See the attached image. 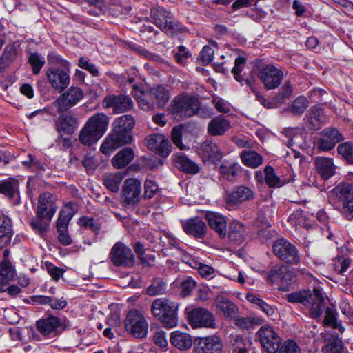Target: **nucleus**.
Segmentation results:
<instances>
[{
    "label": "nucleus",
    "mask_w": 353,
    "mask_h": 353,
    "mask_svg": "<svg viewBox=\"0 0 353 353\" xmlns=\"http://www.w3.org/2000/svg\"><path fill=\"white\" fill-rule=\"evenodd\" d=\"M199 156L204 161H219L222 158V153L216 144L210 141L203 142L199 150Z\"/></svg>",
    "instance_id": "nucleus-28"
},
{
    "label": "nucleus",
    "mask_w": 353,
    "mask_h": 353,
    "mask_svg": "<svg viewBox=\"0 0 353 353\" xmlns=\"http://www.w3.org/2000/svg\"><path fill=\"white\" fill-rule=\"evenodd\" d=\"M70 326V321H61L57 316L50 315L46 318L39 319L36 323L38 331L43 336H57L59 331H63Z\"/></svg>",
    "instance_id": "nucleus-11"
},
{
    "label": "nucleus",
    "mask_w": 353,
    "mask_h": 353,
    "mask_svg": "<svg viewBox=\"0 0 353 353\" xmlns=\"http://www.w3.org/2000/svg\"><path fill=\"white\" fill-rule=\"evenodd\" d=\"M110 119L103 113H97L91 117L81 129L79 139L85 145L90 146L98 141L107 131Z\"/></svg>",
    "instance_id": "nucleus-1"
},
{
    "label": "nucleus",
    "mask_w": 353,
    "mask_h": 353,
    "mask_svg": "<svg viewBox=\"0 0 353 353\" xmlns=\"http://www.w3.org/2000/svg\"><path fill=\"white\" fill-rule=\"evenodd\" d=\"M147 146L161 157H168L171 152V144L167 137L161 134H152L147 139Z\"/></svg>",
    "instance_id": "nucleus-17"
},
{
    "label": "nucleus",
    "mask_w": 353,
    "mask_h": 353,
    "mask_svg": "<svg viewBox=\"0 0 353 353\" xmlns=\"http://www.w3.org/2000/svg\"><path fill=\"white\" fill-rule=\"evenodd\" d=\"M285 272V267L276 265L273 267L268 274V279L271 283H275L281 280L282 274Z\"/></svg>",
    "instance_id": "nucleus-64"
},
{
    "label": "nucleus",
    "mask_w": 353,
    "mask_h": 353,
    "mask_svg": "<svg viewBox=\"0 0 353 353\" xmlns=\"http://www.w3.org/2000/svg\"><path fill=\"white\" fill-rule=\"evenodd\" d=\"M292 85L290 81H286L281 87L279 94L274 98L276 105L283 103L292 94Z\"/></svg>",
    "instance_id": "nucleus-50"
},
{
    "label": "nucleus",
    "mask_w": 353,
    "mask_h": 353,
    "mask_svg": "<svg viewBox=\"0 0 353 353\" xmlns=\"http://www.w3.org/2000/svg\"><path fill=\"white\" fill-rule=\"evenodd\" d=\"M352 196L353 185L350 183H339L332 190L331 195L333 201H341L345 209H347V203L351 201Z\"/></svg>",
    "instance_id": "nucleus-27"
},
{
    "label": "nucleus",
    "mask_w": 353,
    "mask_h": 353,
    "mask_svg": "<svg viewBox=\"0 0 353 353\" xmlns=\"http://www.w3.org/2000/svg\"><path fill=\"white\" fill-rule=\"evenodd\" d=\"M183 127L181 125L175 126L171 132V138L173 143L181 150L184 149L185 145L182 142Z\"/></svg>",
    "instance_id": "nucleus-62"
},
{
    "label": "nucleus",
    "mask_w": 353,
    "mask_h": 353,
    "mask_svg": "<svg viewBox=\"0 0 353 353\" xmlns=\"http://www.w3.org/2000/svg\"><path fill=\"white\" fill-rule=\"evenodd\" d=\"M283 77V71L271 64L264 65L259 73V79L268 90L276 88L281 84Z\"/></svg>",
    "instance_id": "nucleus-15"
},
{
    "label": "nucleus",
    "mask_w": 353,
    "mask_h": 353,
    "mask_svg": "<svg viewBox=\"0 0 353 353\" xmlns=\"http://www.w3.org/2000/svg\"><path fill=\"white\" fill-rule=\"evenodd\" d=\"M307 108L308 101L307 99L303 96H300L292 102L290 110L294 114L301 115Z\"/></svg>",
    "instance_id": "nucleus-52"
},
{
    "label": "nucleus",
    "mask_w": 353,
    "mask_h": 353,
    "mask_svg": "<svg viewBox=\"0 0 353 353\" xmlns=\"http://www.w3.org/2000/svg\"><path fill=\"white\" fill-rule=\"evenodd\" d=\"M223 347V341L218 334L199 336L193 342L196 353H222Z\"/></svg>",
    "instance_id": "nucleus-8"
},
{
    "label": "nucleus",
    "mask_w": 353,
    "mask_h": 353,
    "mask_svg": "<svg viewBox=\"0 0 353 353\" xmlns=\"http://www.w3.org/2000/svg\"><path fill=\"white\" fill-rule=\"evenodd\" d=\"M16 274L14 266L8 259H3L0 263V281L9 282Z\"/></svg>",
    "instance_id": "nucleus-42"
},
{
    "label": "nucleus",
    "mask_w": 353,
    "mask_h": 353,
    "mask_svg": "<svg viewBox=\"0 0 353 353\" xmlns=\"http://www.w3.org/2000/svg\"><path fill=\"white\" fill-rule=\"evenodd\" d=\"M83 92L80 88L70 87L55 101L58 111L61 113L67 112L76 105L83 98Z\"/></svg>",
    "instance_id": "nucleus-12"
},
{
    "label": "nucleus",
    "mask_w": 353,
    "mask_h": 353,
    "mask_svg": "<svg viewBox=\"0 0 353 353\" xmlns=\"http://www.w3.org/2000/svg\"><path fill=\"white\" fill-rule=\"evenodd\" d=\"M0 194L9 199L19 195V182L17 178L9 177L0 181Z\"/></svg>",
    "instance_id": "nucleus-30"
},
{
    "label": "nucleus",
    "mask_w": 353,
    "mask_h": 353,
    "mask_svg": "<svg viewBox=\"0 0 353 353\" xmlns=\"http://www.w3.org/2000/svg\"><path fill=\"white\" fill-rule=\"evenodd\" d=\"M199 108V101L194 97L181 94L172 101V111L174 114L181 118L190 117L196 114Z\"/></svg>",
    "instance_id": "nucleus-7"
},
{
    "label": "nucleus",
    "mask_w": 353,
    "mask_h": 353,
    "mask_svg": "<svg viewBox=\"0 0 353 353\" xmlns=\"http://www.w3.org/2000/svg\"><path fill=\"white\" fill-rule=\"evenodd\" d=\"M264 323V319L254 314H250L244 317V329L254 328Z\"/></svg>",
    "instance_id": "nucleus-60"
},
{
    "label": "nucleus",
    "mask_w": 353,
    "mask_h": 353,
    "mask_svg": "<svg viewBox=\"0 0 353 353\" xmlns=\"http://www.w3.org/2000/svg\"><path fill=\"white\" fill-rule=\"evenodd\" d=\"M78 65L81 68L88 71L94 77L99 76V71L97 67L85 57H81L79 59Z\"/></svg>",
    "instance_id": "nucleus-61"
},
{
    "label": "nucleus",
    "mask_w": 353,
    "mask_h": 353,
    "mask_svg": "<svg viewBox=\"0 0 353 353\" xmlns=\"http://www.w3.org/2000/svg\"><path fill=\"white\" fill-rule=\"evenodd\" d=\"M134 158V150L129 147L121 150L112 159V164L116 169H121L128 165Z\"/></svg>",
    "instance_id": "nucleus-35"
},
{
    "label": "nucleus",
    "mask_w": 353,
    "mask_h": 353,
    "mask_svg": "<svg viewBox=\"0 0 353 353\" xmlns=\"http://www.w3.org/2000/svg\"><path fill=\"white\" fill-rule=\"evenodd\" d=\"M307 119L309 127L312 130H318L325 122L326 118L324 115L323 110L319 107L314 106L311 110Z\"/></svg>",
    "instance_id": "nucleus-36"
},
{
    "label": "nucleus",
    "mask_w": 353,
    "mask_h": 353,
    "mask_svg": "<svg viewBox=\"0 0 353 353\" xmlns=\"http://www.w3.org/2000/svg\"><path fill=\"white\" fill-rule=\"evenodd\" d=\"M261 155L254 151H244V165L251 168H256L263 163Z\"/></svg>",
    "instance_id": "nucleus-48"
},
{
    "label": "nucleus",
    "mask_w": 353,
    "mask_h": 353,
    "mask_svg": "<svg viewBox=\"0 0 353 353\" xmlns=\"http://www.w3.org/2000/svg\"><path fill=\"white\" fill-rule=\"evenodd\" d=\"M230 128V122L223 117L219 116L209 122L208 132L212 136H221L224 134Z\"/></svg>",
    "instance_id": "nucleus-33"
},
{
    "label": "nucleus",
    "mask_w": 353,
    "mask_h": 353,
    "mask_svg": "<svg viewBox=\"0 0 353 353\" xmlns=\"http://www.w3.org/2000/svg\"><path fill=\"white\" fill-rule=\"evenodd\" d=\"M150 16L154 24L168 34L181 32L185 29L181 23L174 18L172 13L163 7L157 6L151 8Z\"/></svg>",
    "instance_id": "nucleus-3"
},
{
    "label": "nucleus",
    "mask_w": 353,
    "mask_h": 353,
    "mask_svg": "<svg viewBox=\"0 0 353 353\" xmlns=\"http://www.w3.org/2000/svg\"><path fill=\"white\" fill-rule=\"evenodd\" d=\"M79 224L85 228H89L96 233L101 229V224L92 217L83 216L79 220Z\"/></svg>",
    "instance_id": "nucleus-57"
},
{
    "label": "nucleus",
    "mask_w": 353,
    "mask_h": 353,
    "mask_svg": "<svg viewBox=\"0 0 353 353\" xmlns=\"http://www.w3.org/2000/svg\"><path fill=\"white\" fill-rule=\"evenodd\" d=\"M141 190V181L137 179H127L123 188V202L128 205H134L139 202Z\"/></svg>",
    "instance_id": "nucleus-19"
},
{
    "label": "nucleus",
    "mask_w": 353,
    "mask_h": 353,
    "mask_svg": "<svg viewBox=\"0 0 353 353\" xmlns=\"http://www.w3.org/2000/svg\"><path fill=\"white\" fill-rule=\"evenodd\" d=\"M277 353H301V349L294 340L288 339L281 343Z\"/></svg>",
    "instance_id": "nucleus-55"
},
{
    "label": "nucleus",
    "mask_w": 353,
    "mask_h": 353,
    "mask_svg": "<svg viewBox=\"0 0 353 353\" xmlns=\"http://www.w3.org/2000/svg\"><path fill=\"white\" fill-rule=\"evenodd\" d=\"M176 166L181 171L188 174H196L199 171V165L186 156L179 154L174 158Z\"/></svg>",
    "instance_id": "nucleus-39"
},
{
    "label": "nucleus",
    "mask_w": 353,
    "mask_h": 353,
    "mask_svg": "<svg viewBox=\"0 0 353 353\" xmlns=\"http://www.w3.org/2000/svg\"><path fill=\"white\" fill-rule=\"evenodd\" d=\"M124 325L128 334L137 339L146 337L148 332V322L142 312L136 309L128 311Z\"/></svg>",
    "instance_id": "nucleus-4"
},
{
    "label": "nucleus",
    "mask_w": 353,
    "mask_h": 353,
    "mask_svg": "<svg viewBox=\"0 0 353 353\" xmlns=\"http://www.w3.org/2000/svg\"><path fill=\"white\" fill-rule=\"evenodd\" d=\"M205 216L210 227L214 230L221 238L225 237L227 234V221L225 216L215 212H207Z\"/></svg>",
    "instance_id": "nucleus-25"
},
{
    "label": "nucleus",
    "mask_w": 353,
    "mask_h": 353,
    "mask_svg": "<svg viewBox=\"0 0 353 353\" xmlns=\"http://www.w3.org/2000/svg\"><path fill=\"white\" fill-rule=\"evenodd\" d=\"M132 141V137L130 132L113 128L112 132L101 145L100 150L103 154L110 155L117 148L129 144Z\"/></svg>",
    "instance_id": "nucleus-9"
},
{
    "label": "nucleus",
    "mask_w": 353,
    "mask_h": 353,
    "mask_svg": "<svg viewBox=\"0 0 353 353\" xmlns=\"http://www.w3.org/2000/svg\"><path fill=\"white\" fill-rule=\"evenodd\" d=\"M256 336L265 353H277L282 338L272 326L262 325L256 333Z\"/></svg>",
    "instance_id": "nucleus-6"
},
{
    "label": "nucleus",
    "mask_w": 353,
    "mask_h": 353,
    "mask_svg": "<svg viewBox=\"0 0 353 353\" xmlns=\"http://www.w3.org/2000/svg\"><path fill=\"white\" fill-rule=\"evenodd\" d=\"M122 180L123 175L118 172L106 174L103 177L104 185L113 192L119 191Z\"/></svg>",
    "instance_id": "nucleus-44"
},
{
    "label": "nucleus",
    "mask_w": 353,
    "mask_h": 353,
    "mask_svg": "<svg viewBox=\"0 0 353 353\" xmlns=\"http://www.w3.org/2000/svg\"><path fill=\"white\" fill-rule=\"evenodd\" d=\"M46 76L52 87L59 92H63L70 81V76L65 71L54 67L47 70Z\"/></svg>",
    "instance_id": "nucleus-20"
},
{
    "label": "nucleus",
    "mask_w": 353,
    "mask_h": 353,
    "mask_svg": "<svg viewBox=\"0 0 353 353\" xmlns=\"http://www.w3.org/2000/svg\"><path fill=\"white\" fill-rule=\"evenodd\" d=\"M177 310V304L165 298L156 299L151 305L153 315L168 328L176 326Z\"/></svg>",
    "instance_id": "nucleus-2"
},
{
    "label": "nucleus",
    "mask_w": 353,
    "mask_h": 353,
    "mask_svg": "<svg viewBox=\"0 0 353 353\" xmlns=\"http://www.w3.org/2000/svg\"><path fill=\"white\" fill-rule=\"evenodd\" d=\"M273 250L280 259L291 263L299 262L300 257L296 247L284 239L276 240L273 244Z\"/></svg>",
    "instance_id": "nucleus-13"
},
{
    "label": "nucleus",
    "mask_w": 353,
    "mask_h": 353,
    "mask_svg": "<svg viewBox=\"0 0 353 353\" xmlns=\"http://www.w3.org/2000/svg\"><path fill=\"white\" fill-rule=\"evenodd\" d=\"M243 201V189L241 186L237 188L236 190L229 193L227 196L226 203L229 210H233L241 205Z\"/></svg>",
    "instance_id": "nucleus-46"
},
{
    "label": "nucleus",
    "mask_w": 353,
    "mask_h": 353,
    "mask_svg": "<svg viewBox=\"0 0 353 353\" xmlns=\"http://www.w3.org/2000/svg\"><path fill=\"white\" fill-rule=\"evenodd\" d=\"M137 98L140 108L144 110L152 109L154 105L162 108L169 101L170 94L168 90L162 85H159L150 89L146 94H142Z\"/></svg>",
    "instance_id": "nucleus-5"
},
{
    "label": "nucleus",
    "mask_w": 353,
    "mask_h": 353,
    "mask_svg": "<svg viewBox=\"0 0 353 353\" xmlns=\"http://www.w3.org/2000/svg\"><path fill=\"white\" fill-rule=\"evenodd\" d=\"M321 137L318 141V149L327 152L332 150L336 143L344 139L343 135L336 128H327L321 132Z\"/></svg>",
    "instance_id": "nucleus-18"
},
{
    "label": "nucleus",
    "mask_w": 353,
    "mask_h": 353,
    "mask_svg": "<svg viewBox=\"0 0 353 353\" xmlns=\"http://www.w3.org/2000/svg\"><path fill=\"white\" fill-rule=\"evenodd\" d=\"M17 50L12 44L7 45L0 57V72H3L17 59Z\"/></svg>",
    "instance_id": "nucleus-37"
},
{
    "label": "nucleus",
    "mask_w": 353,
    "mask_h": 353,
    "mask_svg": "<svg viewBox=\"0 0 353 353\" xmlns=\"http://www.w3.org/2000/svg\"><path fill=\"white\" fill-rule=\"evenodd\" d=\"M214 57V50L213 49L208 46H205L201 51L200 52L198 61L199 63H201L202 65H208L209 64Z\"/></svg>",
    "instance_id": "nucleus-59"
},
{
    "label": "nucleus",
    "mask_w": 353,
    "mask_h": 353,
    "mask_svg": "<svg viewBox=\"0 0 353 353\" xmlns=\"http://www.w3.org/2000/svg\"><path fill=\"white\" fill-rule=\"evenodd\" d=\"M135 121L130 114L122 115L117 118L113 122V128L130 132L134 127Z\"/></svg>",
    "instance_id": "nucleus-43"
},
{
    "label": "nucleus",
    "mask_w": 353,
    "mask_h": 353,
    "mask_svg": "<svg viewBox=\"0 0 353 353\" xmlns=\"http://www.w3.org/2000/svg\"><path fill=\"white\" fill-rule=\"evenodd\" d=\"M57 209L55 198L52 194L46 192L39 195L36 210L38 215L52 219Z\"/></svg>",
    "instance_id": "nucleus-21"
},
{
    "label": "nucleus",
    "mask_w": 353,
    "mask_h": 353,
    "mask_svg": "<svg viewBox=\"0 0 353 353\" xmlns=\"http://www.w3.org/2000/svg\"><path fill=\"white\" fill-rule=\"evenodd\" d=\"M338 154L349 164H353V145L350 142H343L337 147Z\"/></svg>",
    "instance_id": "nucleus-49"
},
{
    "label": "nucleus",
    "mask_w": 353,
    "mask_h": 353,
    "mask_svg": "<svg viewBox=\"0 0 353 353\" xmlns=\"http://www.w3.org/2000/svg\"><path fill=\"white\" fill-rule=\"evenodd\" d=\"M351 263V260L349 258L344 256H337L334 260V270L339 274L344 275L345 272L349 268Z\"/></svg>",
    "instance_id": "nucleus-54"
},
{
    "label": "nucleus",
    "mask_w": 353,
    "mask_h": 353,
    "mask_svg": "<svg viewBox=\"0 0 353 353\" xmlns=\"http://www.w3.org/2000/svg\"><path fill=\"white\" fill-rule=\"evenodd\" d=\"M13 234L11 218L0 210V249L6 247L10 243Z\"/></svg>",
    "instance_id": "nucleus-22"
},
{
    "label": "nucleus",
    "mask_w": 353,
    "mask_h": 353,
    "mask_svg": "<svg viewBox=\"0 0 353 353\" xmlns=\"http://www.w3.org/2000/svg\"><path fill=\"white\" fill-rule=\"evenodd\" d=\"M109 257L115 266L132 268L135 263L132 250L121 242H117L112 248Z\"/></svg>",
    "instance_id": "nucleus-10"
},
{
    "label": "nucleus",
    "mask_w": 353,
    "mask_h": 353,
    "mask_svg": "<svg viewBox=\"0 0 353 353\" xmlns=\"http://www.w3.org/2000/svg\"><path fill=\"white\" fill-rule=\"evenodd\" d=\"M28 63L32 66V73L37 75L44 65L45 60L37 52H30L28 57Z\"/></svg>",
    "instance_id": "nucleus-51"
},
{
    "label": "nucleus",
    "mask_w": 353,
    "mask_h": 353,
    "mask_svg": "<svg viewBox=\"0 0 353 353\" xmlns=\"http://www.w3.org/2000/svg\"><path fill=\"white\" fill-rule=\"evenodd\" d=\"M102 104L105 108H112L114 114L127 112L133 106L132 100L126 94L108 95L103 99Z\"/></svg>",
    "instance_id": "nucleus-16"
},
{
    "label": "nucleus",
    "mask_w": 353,
    "mask_h": 353,
    "mask_svg": "<svg viewBox=\"0 0 353 353\" xmlns=\"http://www.w3.org/2000/svg\"><path fill=\"white\" fill-rule=\"evenodd\" d=\"M309 296L310 290H300L286 294L285 299L291 303H301L310 305V303L307 299Z\"/></svg>",
    "instance_id": "nucleus-47"
},
{
    "label": "nucleus",
    "mask_w": 353,
    "mask_h": 353,
    "mask_svg": "<svg viewBox=\"0 0 353 353\" xmlns=\"http://www.w3.org/2000/svg\"><path fill=\"white\" fill-rule=\"evenodd\" d=\"M166 283L161 280L156 279L147 288V294L150 296H157L165 293Z\"/></svg>",
    "instance_id": "nucleus-53"
},
{
    "label": "nucleus",
    "mask_w": 353,
    "mask_h": 353,
    "mask_svg": "<svg viewBox=\"0 0 353 353\" xmlns=\"http://www.w3.org/2000/svg\"><path fill=\"white\" fill-rule=\"evenodd\" d=\"M309 305H304L310 310L314 318L319 317L324 310V298L320 289L314 288L313 292L310 290V296L307 298Z\"/></svg>",
    "instance_id": "nucleus-24"
},
{
    "label": "nucleus",
    "mask_w": 353,
    "mask_h": 353,
    "mask_svg": "<svg viewBox=\"0 0 353 353\" xmlns=\"http://www.w3.org/2000/svg\"><path fill=\"white\" fill-rule=\"evenodd\" d=\"M188 320L193 328H214L216 326L213 315L204 308L197 307L190 311L188 315Z\"/></svg>",
    "instance_id": "nucleus-14"
},
{
    "label": "nucleus",
    "mask_w": 353,
    "mask_h": 353,
    "mask_svg": "<svg viewBox=\"0 0 353 353\" xmlns=\"http://www.w3.org/2000/svg\"><path fill=\"white\" fill-rule=\"evenodd\" d=\"M219 172L223 179L234 181L241 172V167L238 163L224 161L219 167Z\"/></svg>",
    "instance_id": "nucleus-31"
},
{
    "label": "nucleus",
    "mask_w": 353,
    "mask_h": 353,
    "mask_svg": "<svg viewBox=\"0 0 353 353\" xmlns=\"http://www.w3.org/2000/svg\"><path fill=\"white\" fill-rule=\"evenodd\" d=\"M265 181L270 187H274L281 184V180L275 174L272 166L267 165L264 169Z\"/></svg>",
    "instance_id": "nucleus-56"
},
{
    "label": "nucleus",
    "mask_w": 353,
    "mask_h": 353,
    "mask_svg": "<svg viewBox=\"0 0 353 353\" xmlns=\"http://www.w3.org/2000/svg\"><path fill=\"white\" fill-rule=\"evenodd\" d=\"M51 220L52 219L39 216L36 213V216L31 219L30 225L35 234L43 238L49 230Z\"/></svg>",
    "instance_id": "nucleus-34"
},
{
    "label": "nucleus",
    "mask_w": 353,
    "mask_h": 353,
    "mask_svg": "<svg viewBox=\"0 0 353 353\" xmlns=\"http://www.w3.org/2000/svg\"><path fill=\"white\" fill-rule=\"evenodd\" d=\"M318 173L323 179H328L336 173V166L332 158L318 157L314 160Z\"/></svg>",
    "instance_id": "nucleus-29"
},
{
    "label": "nucleus",
    "mask_w": 353,
    "mask_h": 353,
    "mask_svg": "<svg viewBox=\"0 0 353 353\" xmlns=\"http://www.w3.org/2000/svg\"><path fill=\"white\" fill-rule=\"evenodd\" d=\"M185 232L196 238H203L207 232L205 223L198 218L190 219L182 223Z\"/></svg>",
    "instance_id": "nucleus-26"
},
{
    "label": "nucleus",
    "mask_w": 353,
    "mask_h": 353,
    "mask_svg": "<svg viewBox=\"0 0 353 353\" xmlns=\"http://www.w3.org/2000/svg\"><path fill=\"white\" fill-rule=\"evenodd\" d=\"M144 196L147 199L152 198L159 191V186L154 181L146 179L144 184Z\"/></svg>",
    "instance_id": "nucleus-63"
},
{
    "label": "nucleus",
    "mask_w": 353,
    "mask_h": 353,
    "mask_svg": "<svg viewBox=\"0 0 353 353\" xmlns=\"http://www.w3.org/2000/svg\"><path fill=\"white\" fill-rule=\"evenodd\" d=\"M243 225L236 220L230 222L229 226L228 237L231 241L237 244H241L242 242Z\"/></svg>",
    "instance_id": "nucleus-45"
},
{
    "label": "nucleus",
    "mask_w": 353,
    "mask_h": 353,
    "mask_svg": "<svg viewBox=\"0 0 353 353\" xmlns=\"http://www.w3.org/2000/svg\"><path fill=\"white\" fill-rule=\"evenodd\" d=\"M189 264L192 268H196L200 275L203 277L211 276L214 272V268L211 266L194 261V260H192V262Z\"/></svg>",
    "instance_id": "nucleus-58"
},
{
    "label": "nucleus",
    "mask_w": 353,
    "mask_h": 353,
    "mask_svg": "<svg viewBox=\"0 0 353 353\" xmlns=\"http://www.w3.org/2000/svg\"><path fill=\"white\" fill-rule=\"evenodd\" d=\"M55 125L60 134H71L78 128V119L71 113L62 114L56 121Z\"/></svg>",
    "instance_id": "nucleus-23"
},
{
    "label": "nucleus",
    "mask_w": 353,
    "mask_h": 353,
    "mask_svg": "<svg viewBox=\"0 0 353 353\" xmlns=\"http://www.w3.org/2000/svg\"><path fill=\"white\" fill-rule=\"evenodd\" d=\"M74 214L75 210L72 203L68 202L65 203L64 208L59 212L57 221V230H68L69 223Z\"/></svg>",
    "instance_id": "nucleus-32"
},
{
    "label": "nucleus",
    "mask_w": 353,
    "mask_h": 353,
    "mask_svg": "<svg viewBox=\"0 0 353 353\" xmlns=\"http://www.w3.org/2000/svg\"><path fill=\"white\" fill-rule=\"evenodd\" d=\"M216 305L218 310L223 312L224 316L229 318H234L237 313L236 306L228 299L219 296L216 299Z\"/></svg>",
    "instance_id": "nucleus-38"
},
{
    "label": "nucleus",
    "mask_w": 353,
    "mask_h": 353,
    "mask_svg": "<svg viewBox=\"0 0 353 353\" xmlns=\"http://www.w3.org/2000/svg\"><path fill=\"white\" fill-rule=\"evenodd\" d=\"M170 342L180 350H188L192 344L190 334L179 331L173 332L170 336Z\"/></svg>",
    "instance_id": "nucleus-40"
},
{
    "label": "nucleus",
    "mask_w": 353,
    "mask_h": 353,
    "mask_svg": "<svg viewBox=\"0 0 353 353\" xmlns=\"http://www.w3.org/2000/svg\"><path fill=\"white\" fill-rule=\"evenodd\" d=\"M322 351L325 353H345L347 348L345 347L342 339L332 336L327 343L322 347Z\"/></svg>",
    "instance_id": "nucleus-41"
}]
</instances>
